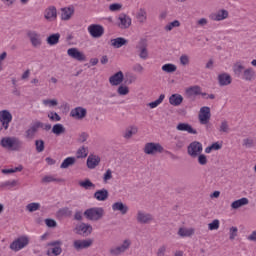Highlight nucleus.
<instances>
[{"label": "nucleus", "instance_id": "f257e3e1", "mask_svg": "<svg viewBox=\"0 0 256 256\" xmlns=\"http://www.w3.org/2000/svg\"><path fill=\"white\" fill-rule=\"evenodd\" d=\"M0 145L3 149H8L9 151H21L23 149V141L15 136L3 137L0 140Z\"/></svg>", "mask_w": 256, "mask_h": 256}, {"label": "nucleus", "instance_id": "f03ea898", "mask_svg": "<svg viewBox=\"0 0 256 256\" xmlns=\"http://www.w3.org/2000/svg\"><path fill=\"white\" fill-rule=\"evenodd\" d=\"M131 239L127 238L122 241L118 246H111L108 250L110 256H121L125 255L129 249H131Z\"/></svg>", "mask_w": 256, "mask_h": 256}, {"label": "nucleus", "instance_id": "7ed1b4c3", "mask_svg": "<svg viewBox=\"0 0 256 256\" xmlns=\"http://www.w3.org/2000/svg\"><path fill=\"white\" fill-rule=\"evenodd\" d=\"M143 152L145 155H161V153H165V148L159 142H148L145 144Z\"/></svg>", "mask_w": 256, "mask_h": 256}, {"label": "nucleus", "instance_id": "20e7f679", "mask_svg": "<svg viewBox=\"0 0 256 256\" xmlns=\"http://www.w3.org/2000/svg\"><path fill=\"white\" fill-rule=\"evenodd\" d=\"M104 215L105 209L101 207H93L84 211V217H86L88 221H101Z\"/></svg>", "mask_w": 256, "mask_h": 256}, {"label": "nucleus", "instance_id": "39448f33", "mask_svg": "<svg viewBox=\"0 0 256 256\" xmlns=\"http://www.w3.org/2000/svg\"><path fill=\"white\" fill-rule=\"evenodd\" d=\"M13 121V114L9 110H1L0 111V133L1 131H7L9 129V125Z\"/></svg>", "mask_w": 256, "mask_h": 256}, {"label": "nucleus", "instance_id": "423d86ee", "mask_svg": "<svg viewBox=\"0 0 256 256\" xmlns=\"http://www.w3.org/2000/svg\"><path fill=\"white\" fill-rule=\"evenodd\" d=\"M27 245H29V238L27 236H20L10 244L9 249L17 253V251H21V249H25Z\"/></svg>", "mask_w": 256, "mask_h": 256}, {"label": "nucleus", "instance_id": "0eeeda50", "mask_svg": "<svg viewBox=\"0 0 256 256\" xmlns=\"http://www.w3.org/2000/svg\"><path fill=\"white\" fill-rule=\"evenodd\" d=\"M41 127H43V122L41 121H36L32 123L30 127L25 131V138L28 139L29 141H33Z\"/></svg>", "mask_w": 256, "mask_h": 256}, {"label": "nucleus", "instance_id": "6e6552de", "mask_svg": "<svg viewBox=\"0 0 256 256\" xmlns=\"http://www.w3.org/2000/svg\"><path fill=\"white\" fill-rule=\"evenodd\" d=\"M26 35L32 47H34L35 49H38L39 47H41V45H43V39H41V34H39V32L35 30H29Z\"/></svg>", "mask_w": 256, "mask_h": 256}, {"label": "nucleus", "instance_id": "1a4fd4ad", "mask_svg": "<svg viewBox=\"0 0 256 256\" xmlns=\"http://www.w3.org/2000/svg\"><path fill=\"white\" fill-rule=\"evenodd\" d=\"M188 155H190V157H199V155H201V153H203V144H201V142H191L188 146Z\"/></svg>", "mask_w": 256, "mask_h": 256}, {"label": "nucleus", "instance_id": "9d476101", "mask_svg": "<svg viewBox=\"0 0 256 256\" xmlns=\"http://www.w3.org/2000/svg\"><path fill=\"white\" fill-rule=\"evenodd\" d=\"M63 245V242L61 240H56L48 243V247H53L51 250H47L46 255L48 256H58L63 253V248L61 246Z\"/></svg>", "mask_w": 256, "mask_h": 256}, {"label": "nucleus", "instance_id": "9b49d317", "mask_svg": "<svg viewBox=\"0 0 256 256\" xmlns=\"http://www.w3.org/2000/svg\"><path fill=\"white\" fill-rule=\"evenodd\" d=\"M93 245V239H77L73 241V248L75 251H83V249H89Z\"/></svg>", "mask_w": 256, "mask_h": 256}, {"label": "nucleus", "instance_id": "f8f14e48", "mask_svg": "<svg viewBox=\"0 0 256 256\" xmlns=\"http://www.w3.org/2000/svg\"><path fill=\"white\" fill-rule=\"evenodd\" d=\"M88 32L94 39H99L100 37H103V34L105 33V28L99 24H91L88 27Z\"/></svg>", "mask_w": 256, "mask_h": 256}, {"label": "nucleus", "instance_id": "ddd939ff", "mask_svg": "<svg viewBox=\"0 0 256 256\" xmlns=\"http://www.w3.org/2000/svg\"><path fill=\"white\" fill-rule=\"evenodd\" d=\"M131 17H129V15L125 14V13H121L118 16V21H117V27H119V29H129V27H131Z\"/></svg>", "mask_w": 256, "mask_h": 256}, {"label": "nucleus", "instance_id": "4468645a", "mask_svg": "<svg viewBox=\"0 0 256 256\" xmlns=\"http://www.w3.org/2000/svg\"><path fill=\"white\" fill-rule=\"evenodd\" d=\"M184 95L186 99L195 101V97H197V95H201V88L198 85L188 87L185 89Z\"/></svg>", "mask_w": 256, "mask_h": 256}, {"label": "nucleus", "instance_id": "2eb2a0df", "mask_svg": "<svg viewBox=\"0 0 256 256\" xmlns=\"http://www.w3.org/2000/svg\"><path fill=\"white\" fill-rule=\"evenodd\" d=\"M198 117L201 125H207V123H209V120L211 119V108H209L208 106H203L200 109V114Z\"/></svg>", "mask_w": 256, "mask_h": 256}, {"label": "nucleus", "instance_id": "dca6fc26", "mask_svg": "<svg viewBox=\"0 0 256 256\" xmlns=\"http://www.w3.org/2000/svg\"><path fill=\"white\" fill-rule=\"evenodd\" d=\"M75 229H76V233L78 235H83V237H89V235L93 233V226L87 223H81Z\"/></svg>", "mask_w": 256, "mask_h": 256}, {"label": "nucleus", "instance_id": "f3484780", "mask_svg": "<svg viewBox=\"0 0 256 256\" xmlns=\"http://www.w3.org/2000/svg\"><path fill=\"white\" fill-rule=\"evenodd\" d=\"M136 221L142 225H148V223L153 221V215L143 211H138L136 215Z\"/></svg>", "mask_w": 256, "mask_h": 256}, {"label": "nucleus", "instance_id": "a211bd4d", "mask_svg": "<svg viewBox=\"0 0 256 256\" xmlns=\"http://www.w3.org/2000/svg\"><path fill=\"white\" fill-rule=\"evenodd\" d=\"M67 55L71 57L72 59H75L76 61H86L87 57L85 54L77 48H69L67 50Z\"/></svg>", "mask_w": 256, "mask_h": 256}, {"label": "nucleus", "instance_id": "6ab92c4d", "mask_svg": "<svg viewBox=\"0 0 256 256\" xmlns=\"http://www.w3.org/2000/svg\"><path fill=\"white\" fill-rule=\"evenodd\" d=\"M123 79H125L123 71H118L114 75L110 76L109 83L112 87H117L123 83Z\"/></svg>", "mask_w": 256, "mask_h": 256}, {"label": "nucleus", "instance_id": "aec40b11", "mask_svg": "<svg viewBox=\"0 0 256 256\" xmlns=\"http://www.w3.org/2000/svg\"><path fill=\"white\" fill-rule=\"evenodd\" d=\"M136 49L139 51L140 59H147V57H149V52L147 51V40H140L136 46Z\"/></svg>", "mask_w": 256, "mask_h": 256}, {"label": "nucleus", "instance_id": "412c9836", "mask_svg": "<svg viewBox=\"0 0 256 256\" xmlns=\"http://www.w3.org/2000/svg\"><path fill=\"white\" fill-rule=\"evenodd\" d=\"M70 117L73 119H85L87 117V109L79 106L70 111Z\"/></svg>", "mask_w": 256, "mask_h": 256}, {"label": "nucleus", "instance_id": "4be33fe9", "mask_svg": "<svg viewBox=\"0 0 256 256\" xmlns=\"http://www.w3.org/2000/svg\"><path fill=\"white\" fill-rule=\"evenodd\" d=\"M101 163V157L90 154L87 158L86 165L88 169H95Z\"/></svg>", "mask_w": 256, "mask_h": 256}, {"label": "nucleus", "instance_id": "5701e85b", "mask_svg": "<svg viewBox=\"0 0 256 256\" xmlns=\"http://www.w3.org/2000/svg\"><path fill=\"white\" fill-rule=\"evenodd\" d=\"M176 129L177 131H185L190 135H197V130H195V128H193L189 123H178Z\"/></svg>", "mask_w": 256, "mask_h": 256}, {"label": "nucleus", "instance_id": "b1692460", "mask_svg": "<svg viewBox=\"0 0 256 256\" xmlns=\"http://www.w3.org/2000/svg\"><path fill=\"white\" fill-rule=\"evenodd\" d=\"M233 82V79L231 78V75L227 73H222L218 75V83L220 87H227V85H231Z\"/></svg>", "mask_w": 256, "mask_h": 256}, {"label": "nucleus", "instance_id": "393cba45", "mask_svg": "<svg viewBox=\"0 0 256 256\" xmlns=\"http://www.w3.org/2000/svg\"><path fill=\"white\" fill-rule=\"evenodd\" d=\"M229 17V12L227 10H219L216 13L210 15L212 21H223Z\"/></svg>", "mask_w": 256, "mask_h": 256}, {"label": "nucleus", "instance_id": "a878e982", "mask_svg": "<svg viewBox=\"0 0 256 256\" xmlns=\"http://www.w3.org/2000/svg\"><path fill=\"white\" fill-rule=\"evenodd\" d=\"M44 17L47 21H55L57 19V8L50 6L45 10Z\"/></svg>", "mask_w": 256, "mask_h": 256}, {"label": "nucleus", "instance_id": "bb28decb", "mask_svg": "<svg viewBox=\"0 0 256 256\" xmlns=\"http://www.w3.org/2000/svg\"><path fill=\"white\" fill-rule=\"evenodd\" d=\"M255 70H253V68L249 67V68H245V70L243 71L242 77L240 79H242L243 81H255Z\"/></svg>", "mask_w": 256, "mask_h": 256}, {"label": "nucleus", "instance_id": "cd10ccee", "mask_svg": "<svg viewBox=\"0 0 256 256\" xmlns=\"http://www.w3.org/2000/svg\"><path fill=\"white\" fill-rule=\"evenodd\" d=\"M112 210L119 211V213H121V215H127V213L129 212V206H127L123 202H115L112 205Z\"/></svg>", "mask_w": 256, "mask_h": 256}, {"label": "nucleus", "instance_id": "c85d7f7f", "mask_svg": "<svg viewBox=\"0 0 256 256\" xmlns=\"http://www.w3.org/2000/svg\"><path fill=\"white\" fill-rule=\"evenodd\" d=\"M94 199L97 201H107L109 199V190L105 188L97 190L94 193Z\"/></svg>", "mask_w": 256, "mask_h": 256}, {"label": "nucleus", "instance_id": "c756f323", "mask_svg": "<svg viewBox=\"0 0 256 256\" xmlns=\"http://www.w3.org/2000/svg\"><path fill=\"white\" fill-rule=\"evenodd\" d=\"M111 47L114 49H121L124 45H127V39L123 37H118L110 40Z\"/></svg>", "mask_w": 256, "mask_h": 256}, {"label": "nucleus", "instance_id": "7c9ffc66", "mask_svg": "<svg viewBox=\"0 0 256 256\" xmlns=\"http://www.w3.org/2000/svg\"><path fill=\"white\" fill-rule=\"evenodd\" d=\"M179 237H193L195 235V228L181 227L178 230Z\"/></svg>", "mask_w": 256, "mask_h": 256}, {"label": "nucleus", "instance_id": "2f4dec72", "mask_svg": "<svg viewBox=\"0 0 256 256\" xmlns=\"http://www.w3.org/2000/svg\"><path fill=\"white\" fill-rule=\"evenodd\" d=\"M243 71H245V66L243 65V63L236 62L233 65V73H234L235 77H238L241 79V77H243Z\"/></svg>", "mask_w": 256, "mask_h": 256}, {"label": "nucleus", "instance_id": "473e14b6", "mask_svg": "<svg viewBox=\"0 0 256 256\" xmlns=\"http://www.w3.org/2000/svg\"><path fill=\"white\" fill-rule=\"evenodd\" d=\"M73 13H75V10L71 7L62 8L61 9V19H62V21H69V19H71V17H73Z\"/></svg>", "mask_w": 256, "mask_h": 256}, {"label": "nucleus", "instance_id": "72a5a7b5", "mask_svg": "<svg viewBox=\"0 0 256 256\" xmlns=\"http://www.w3.org/2000/svg\"><path fill=\"white\" fill-rule=\"evenodd\" d=\"M169 103L170 105H173V107H179V105L183 103V97L181 96V94H172L169 97Z\"/></svg>", "mask_w": 256, "mask_h": 256}, {"label": "nucleus", "instance_id": "f704fd0d", "mask_svg": "<svg viewBox=\"0 0 256 256\" xmlns=\"http://www.w3.org/2000/svg\"><path fill=\"white\" fill-rule=\"evenodd\" d=\"M137 133H139V128L137 126H129L123 133V137L124 139H131V137L137 135Z\"/></svg>", "mask_w": 256, "mask_h": 256}, {"label": "nucleus", "instance_id": "c9c22d12", "mask_svg": "<svg viewBox=\"0 0 256 256\" xmlns=\"http://www.w3.org/2000/svg\"><path fill=\"white\" fill-rule=\"evenodd\" d=\"M56 215L59 219H63V217H72L73 210H70L69 207L60 208Z\"/></svg>", "mask_w": 256, "mask_h": 256}, {"label": "nucleus", "instance_id": "e433bc0d", "mask_svg": "<svg viewBox=\"0 0 256 256\" xmlns=\"http://www.w3.org/2000/svg\"><path fill=\"white\" fill-rule=\"evenodd\" d=\"M245 205H249V199L240 198L231 203V208L232 209H240V207H245Z\"/></svg>", "mask_w": 256, "mask_h": 256}, {"label": "nucleus", "instance_id": "4c0bfd02", "mask_svg": "<svg viewBox=\"0 0 256 256\" xmlns=\"http://www.w3.org/2000/svg\"><path fill=\"white\" fill-rule=\"evenodd\" d=\"M59 39H61V34L59 33L51 34L50 36L47 37L46 43L51 46L57 45V43H59Z\"/></svg>", "mask_w": 256, "mask_h": 256}, {"label": "nucleus", "instance_id": "58836bf2", "mask_svg": "<svg viewBox=\"0 0 256 256\" xmlns=\"http://www.w3.org/2000/svg\"><path fill=\"white\" fill-rule=\"evenodd\" d=\"M76 161L75 157H68L61 163L60 169H69V167H73V165H75Z\"/></svg>", "mask_w": 256, "mask_h": 256}, {"label": "nucleus", "instance_id": "ea45409f", "mask_svg": "<svg viewBox=\"0 0 256 256\" xmlns=\"http://www.w3.org/2000/svg\"><path fill=\"white\" fill-rule=\"evenodd\" d=\"M136 19L138 23L142 24L147 22V11L145 9L141 8L137 14H136Z\"/></svg>", "mask_w": 256, "mask_h": 256}, {"label": "nucleus", "instance_id": "a19ab883", "mask_svg": "<svg viewBox=\"0 0 256 256\" xmlns=\"http://www.w3.org/2000/svg\"><path fill=\"white\" fill-rule=\"evenodd\" d=\"M76 157L77 159H85L87 155H89V147L87 146H82L80 147L77 152H76Z\"/></svg>", "mask_w": 256, "mask_h": 256}, {"label": "nucleus", "instance_id": "79ce46f5", "mask_svg": "<svg viewBox=\"0 0 256 256\" xmlns=\"http://www.w3.org/2000/svg\"><path fill=\"white\" fill-rule=\"evenodd\" d=\"M41 209V204L38 202H32L26 205V211L29 213H35V211H39Z\"/></svg>", "mask_w": 256, "mask_h": 256}, {"label": "nucleus", "instance_id": "37998d69", "mask_svg": "<svg viewBox=\"0 0 256 256\" xmlns=\"http://www.w3.org/2000/svg\"><path fill=\"white\" fill-rule=\"evenodd\" d=\"M52 133H54V135H63V133H65V126H63V124H55L52 127Z\"/></svg>", "mask_w": 256, "mask_h": 256}, {"label": "nucleus", "instance_id": "c03bdc74", "mask_svg": "<svg viewBox=\"0 0 256 256\" xmlns=\"http://www.w3.org/2000/svg\"><path fill=\"white\" fill-rule=\"evenodd\" d=\"M164 99H165V94H161L157 100L148 103V107H150V109H155V107H159V105L163 103Z\"/></svg>", "mask_w": 256, "mask_h": 256}, {"label": "nucleus", "instance_id": "a18cd8bd", "mask_svg": "<svg viewBox=\"0 0 256 256\" xmlns=\"http://www.w3.org/2000/svg\"><path fill=\"white\" fill-rule=\"evenodd\" d=\"M162 71H164V73H175V71H177V66L175 64H164L162 66Z\"/></svg>", "mask_w": 256, "mask_h": 256}, {"label": "nucleus", "instance_id": "49530a36", "mask_svg": "<svg viewBox=\"0 0 256 256\" xmlns=\"http://www.w3.org/2000/svg\"><path fill=\"white\" fill-rule=\"evenodd\" d=\"M35 147L37 153H43L45 151V141L43 140H35Z\"/></svg>", "mask_w": 256, "mask_h": 256}, {"label": "nucleus", "instance_id": "de8ad7c7", "mask_svg": "<svg viewBox=\"0 0 256 256\" xmlns=\"http://www.w3.org/2000/svg\"><path fill=\"white\" fill-rule=\"evenodd\" d=\"M108 9L109 11H111V13H118V11H121V9H123V4L113 3L109 5Z\"/></svg>", "mask_w": 256, "mask_h": 256}, {"label": "nucleus", "instance_id": "09e8293b", "mask_svg": "<svg viewBox=\"0 0 256 256\" xmlns=\"http://www.w3.org/2000/svg\"><path fill=\"white\" fill-rule=\"evenodd\" d=\"M175 27H181V22L179 20H174L173 22H170L165 26V31H173V28Z\"/></svg>", "mask_w": 256, "mask_h": 256}, {"label": "nucleus", "instance_id": "8fccbe9b", "mask_svg": "<svg viewBox=\"0 0 256 256\" xmlns=\"http://www.w3.org/2000/svg\"><path fill=\"white\" fill-rule=\"evenodd\" d=\"M117 93H118V95H120V96L129 95V87H128V86H125V85H120V86L117 88Z\"/></svg>", "mask_w": 256, "mask_h": 256}, {"label": "nucleus", "instance_id": "3c124183", "mask_svg": "<svg viewBox=\"0 0 256 256\" xmlns=\"http://www.w3.org/2000/svg\"><path fill=\"white\" fill-rule=\"evenodd\" d=\"M53 181H56L57 183L63 182V179L61 178H54L53 176H45L42 178V183H53Z\"/></svg>", "mask_w": 256, "mask_h": 256}, {"label": "nucleus", "instance_id": "603ef678", "mask_svg": "<svg viewBox=\"0 0 256 256\" xmlns=\"http://www.w3.org/2000/svg\"><path fill=\"white\" fill-rule=\"evenodd\" d=\"M80 187H83V189H91V187H95V184L91 182V180L86 179L85 181L79 182Z\"/></svg>", "mask_w": 256, "mask_h": 256}, {"label": "nucleus", "instance_id": "864d4df0", "mask_svg": "<svg viewBox=\"0 0 256 256\" xmlns=\"http://www.w3.org/2000/svg\"><path fill=\"white\" fill-rule=\"evenodd\" d=\"M219 132L220 133H229V122H227V120H224L221 122Z\"/></svg>", "mask_w": 256, "mask_h": 256}, {"label": "nucleus", "instance_id": "5fc2aeb1", "mask_svg": "<svg viewBox=\"0 0 256 256\" xmlns=\"http://www.w3.org/2000/svg\"><path fill=\"white\" fill-rule=\"evenodd\" d=\"M174 141H176L175 142L176 149H183V147H185V140H183V138L176 136L174 138Z\"/></svg>", "mask_w": 256, "mask_h": 256}, {"label": "nucleus", "instance_id": "6e6d98bb", "mask_svg": "<svg viewBox=\"0 0 256 256\" xmlns=\"http://www.w3.org/2000/svg\"><path fill=\"white\" fill-rule=\"evenodd\" d=\"M43 105H48V107H57L59 105V102L57 99H45L43 100Z\"/></svg>", "mask_w": 256, "mask_h": 256}, {"label": "nucleus", "instance_id": "4d7b16f0", "mask_svg": "<svg viewBox=\"0 0 256 256\" xmlns=\"http://www.w3.org/2000/svg\"><path fill=\"white\" fill-rule=\"evenodd\" d=\"M208 229L209 231H217V229H219V219H215L211 223H209Z\"/></svg>", "mask_w": 256, "mask_h": 256}, {"label": "nucleus", "instance_id": "13d9d810", "mask_svg": "<svg viewBox=\"0 0 256 256\" xmlns=\"http://www.w3.org/2000/svg\"><path fill=\"white\" fill-rule=\"evenodd\" d=\"M180 65L187 67L189 65V55L183 54L180 56Z\"/></svg>", "mask_w": 256, "mask_h": 256}, {"label": "nucleus", "instance_id": "bf43d9fd", "mask_svg": "<svg viewBox=\"0 0 256 256\" xmlns=\"http://www.w3.org/2000/svg\"><path fill=\"white\" fill-rule=\"evenodd\" d=\"M113 179V171L111 169H108L103 176L104 183H107V181H111Z\"/></svg>", "mask_w": 256, "mask_h": 256}, {"label": "nucleus", "instance_id": "052dcab7", "mask_svg": "<svg viewBox=\"0 0 256 256\" xmlns=\"http://www.w3.org/2000/svg\"><path fill=\"white\" fill-rule=\"evenodd\" d=\"M165 253H167V245L163 244L158 248L156 255L157 256H165Z\"/></svg>", "mask_w": 256, "mask_h": 256}, {"label": "nucleus", "instance_id": "680f3d73", "mask_svg": "<svg viewBox=\"0 0 256 256\" xmlns=\"http://www.w3.org/2000/svg\"><path fill=\"white\" fill-rule=\"evenodd\" d=\"M48 118L50 121H61V116L57 112H50Z\"/></svg>", "mask_w": 256, "mask_h": 256}, {"label": "nucleus", "instance_id": "e2e57ef3", "mask_svg": "<svg viewBox=\"0 0 256 256\" xmlns=\"http://www.w3.org/2000/svg\"><path fill=\"white\" fill-rule=\"evenodd\" d=\"M239 231V229H237V227H231L230 228V236L229 239L231 241H233L235 239V237H237V232Z\"/></svg>", "mask_w": 256, "mask_h": 256}, {"label": "nucleus", "instance_id": "0e129e2a", "mask_svg": "<svg viewBox=\"0 0 256 256\" xmlns=\"http://www.w3.org/2000/svg\"><path fill=\"white\" fill-rule=\"evenodd\" d=\"M132 70L135 72V73H143V71L145 70V68H143V66L139 63L137 64H134L133 67H132Z\"/></svg>", "mask_w": 256, "mask_h": 256}, {"label": "nucleus", "instance_id": "69168bd1", "mask_svg": "<svg viewBox=\"0 0 256 256\" xmlns=\"http://www.w3.org/2000/svg\"><path fill=\"white\" fill-rule=\"evenodd\" d=\"M87 139H89V134L82 132L79 137H78V143H85V141H87Z\"/></svg>", "mask_w": 256, "mask_h": 256}, {"label": "nucleus", "instance_id": "338daca9", "mask_svg": "<svg viewBox=\"0 0 256 256\" xmlns=\"http://www.w3.org/2000/svg\"><path fill=\"white\" fill-rule=\"evenodd\" d=\"M198 163H199V165H206L207 164V156L205 154H199Z\"/></svg>", "mask_w": 256, "mask_h": 256}, {"label": "nucleus", "instance_id": "774afa93", "mask_svg": "<svg viewBox=\"0 0 256 256\" xmlns=\"http://www.w3.org/2000/svg\"><path fill=\"white\" fill-rule=\"evenodd\" d=\"M45 223L47 225V227H57V221H55L54 219H46Z\"/></svg>", "mask_w": 256, "mask_h": 256}]
</instances>
